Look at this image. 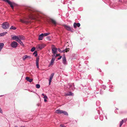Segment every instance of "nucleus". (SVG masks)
I'll return each mask as SVG.
<instances>
[{
  "instance_id": "nucleus-29",
  "label": "nucleus",
  "mask_w": 127,
  "mask_h": 127,
  "mask_svg": "<svg viewBox=\"0 0 127 127\" xmlns=\"http://www.w3.org/2000/svg\"><path fill=\"white\" fill-rule=\"evenodd\" d=\"M36 87L37 88H40V86L39 84H37L36 85Z\"/></svg>"
},
{
  "instance_id": "nucleus-45",
  "label": "nucleus",
  "mask_w": 127,
  "mask_h": 127,
  "mask_svg": "<svg viewBox=\"0 0 127 127\" xmlns=\"http://www.w3.org/2000/svg\"><path fill=\"white\" fill-rule=\"evenodd\" d=\"M71 85H70V87H71Z\"/></svg>"
},
{
  "instance_id": "nucleus-27",
  "label": "nucleus",
  "mask_w": 127,
  "mask_h": 127,
  "mask_svg": "<svg viewBox=\"0 0 127 127\" xmlns=\"http://www.w3.org/2000/svg\"><path fill=\"white\" fill-rule=\"evenodd\" d=\"M16 28H17L16 27L12 26L10 27V30H15L16 29Z\"/></svg>"
},
{
  "instance_id": "nucleus-10",
  "label": "nucleus",
  "mask_w": 127,
  "mask_h": 127,
  "mask_svg": "<svg viewBox=\"0 0 127 127\" xmlns=\"http://www.w3.org/2000/svg\"><path fill=\"white\" fill-rule=\"evenodd\" d=\"M39 58L38 57H37L36 60V64L37 66V68H39Z\"/></svg>"
},
{
  "instance_id": "nucleus-17",
  "label": "nucleus",
  "mask_w": 127,
  "mask_h": 127,
  "mask_svg": "<svg viewBox=\"0 0 127 127\" xmlns=\"http://www.w3.org/2000/svg\"><path fill=\"white\" fill-rule=\"evenodd\" d=\"M52 51L53 53L54 54H55L57 52V49L55 48H52Z\"/></svg>"
},
{
  "instance_id": "nucleus-32",
  "label": "nucleus",
  "mask_w": 127,
  "mask_h": 127,
  "mask_svg": "<svg viewBox=\"0 0 127 127\" xmlns=\"http://www.w3.org/2000/svg\"><path fill=\"white\" fill-rule=\"evenodd\" d=\"M43 98L44 99H47V97L46 95H45V96H44Z\"/></svg>"
},
{
  "instance_id": "nucleus-5",
  "label": "nucleus",
  "mask_w": 127,
  "mask_h": 127,
  "mask_svg": "<svg viewBox=\"0 0 127 127\" xmlns=\"http://www.w3.org/2000/svg\"><path fill=\"white\" fill-rule=\"evenodd\" d=\"M11 46L13 48H16L18 46V44L17 42L15 41H13L11 44Z\"/></svg>"
},
{
  "instance_id": "nucleus-12",
  "label": "nucleus",
  "mask_w": 127,
  "mask_h": 127,
  "mask_svg": "<svg viewBox=\"0 0 127 127\" xmlns=\"http://www.w3.org/2000/svg\"><path fill=\"white\" fill-rule=\"evenodd\" d=\"M69 49L66 48V49H65L64 50L62 51L60 49H58V51L60 53H62V52H67V51H69Z\"/></svg>"
},
{
  "instance_id": "nucleus-19",
  "label": "nucleus",
  "mask_w": 127,
  "mask_h": 127,
  "mask_svg": "<svg viewBox=\"0 0 127 127\" xmlns=\"http://www.w3.org/2000/svg\"><path fill=\"white\" fill-rule=\"evenodd\" d=\"M55 58H52L51 61L50 63L49 64V65H52L53 64L55 61Z\"/></svg>"
},
{
  "instance_id": "nucleus-31",
  "label": "nucleus",
  "mask_w": 127,
  "mask_h": 127,
  "mask_svg": "<svg viewBox=\"0 0 127 127\" xmlns=\"http://www.w3.org/2000/svg\"><path fill=\"white\" fill-rule=\"evenodd\" d=\"M35 47H33L31 49V51L32 52H33L35 50Z\"/></svg>"
},
{
  "instance_id": "nucleus-6",
  "label": "nucleus",
  "mask_w": 127,
  "mask_h": 127,
  "mask_svg": "<svg viewBox=\"0 0 127 127\" xmlns=\"http://www.w3.org/2000/svg\"><path fill=\"white\" fill-rule=\"evenodd\" d=\"M45 45L44 44H38L37 46V48H39L40 49H42L44 48L45 46Z\"/></svg>"
},
{
  "instance_id": "nucleus-39",
  "label": "nucleus",
  "mask_w": 127,
  "mask_h": 127,
  "mask_svg": "<svg viewBox=\"0 0 127 127\" xmlns=\"http://www.w3.org/2000/svg\"><path fill=\"white\" fill-rule=\"evenodd\" d=\"M42 95L43 96H45L46 95L44 94H42Z\"/></svg>"
},
{
  "instance_id": "nucleus-23",
  "label": "nucleus",
  "mask_w": 127,
  "mask_h": 127,
  "mask_svg": "<svg viewBox=\"0 0 127 127\" xmlns=\"http://www.w3.org/2000/svg\"><path fill=\"white\" fill-rule=\"evenodd\" d=\"M18 40H16V41H17V42H18L19 43V44L22 46H24V44L23 43V42L21 41V40H19V39Z\"/></svg>"
},
{
  "instance_id": "nucleus-7",
  "label": "nucleus",
  "mask_w": 127,
  "mask_h": 127,
  "mask_svg": "<svg viewBox=\"0 0 127 127\" xmlns=\"http://www.w3.org/2000/svg\"><path fill=\"white\" fill-rule=\"evenodd\" d=\"M62 63L64 65H66L67 64L66 58L65 56L62 58Z\"/></svg>"
},
{
  "instance_id": "nucleus-46",
  "label": "nucleus",
  "mask_w": 127,
  "mask_h": 127,
  "mask_svg": "<svg viewBox=\"0 0 127 127\" xmlns=\"http://www.w3.org/2000/svg\"><path fill=\"white\" fill-rule=\"evenodd\" d=\"M97 102H96V103H97Z\"/></svg>"
},
{
  "instance_id": "nucleus-9",
  "label": "nucleus",
  "mask_w": 127,
  "mask_h": 127,
  "mask_svg": "<svg viewBox=\"0 0 127 127\" xmlns=\"http://www.w3.org/2000/svg\"><path fill=\"white\" fill-rule=\"evenodd\" d=\"M31 58L30 56H28L27 55H25L23 57L22 59L23 61H25L26 59H30Z\"/></svg>"
},
{
  "instance_id": "nucleus-3",
  "label": "nucleus",
  "mask_w": 127,
  "mask_h": 127,
  "mask_svg": "<svg viewBox=\"0 0 127 127\" xmlns=\"http://www.w3.org/2000/svg\"><path fill=\"white\" fill-rule=\"evenodd\" d=\"M9 24L7 22H4L1 24L2 28L4 29L9 28Z\"/></svg>"
},
{
  "instance_id": "nucleus-24",
  "label": "nucleus",
  "mask_w": 127,
  "mask_h": 127,
  "mask_svg": "<svg viewBox=\"0 0 127 127\" xmlns=\"http://www.w3.org/2000/svg\"><path fill=\"white\" fill-rule=\"evenodd\" d=\"M7 33V32H5L0 33V36H1L5 35Z\"/></svg>"
},
{
  "instance_id": "nucleus-43",
  "label": "nucleus",
  "mask_w": 127,
  "mask_h": 127,
  "mask_svg": "<svg viewBox=\"0 0 127 127\" xmlns=\"http://www.w3.org/2000/svg\"><path fill=\"white\" fill-rule=\"evenodd\" d=\"M3 96V95H1V96Z\"/></svg>"
},
{
  "instance_id": "nucleus-13",
  "label": "nucleus",
  "mask_w": 127,
  "mask_h": 127,
  "mask_svg": "<svg viewBox=\"0 0 127 127\" xmlns=\"http://www.w3.org/2000/svg\"><path fill=\"white\" fill-rule=\"evenodd\" d=\"M35 19V16L32 15H29L28 18H27V19Z\"/></svg>"
},
{
  "instance_id": "nucleus-37",
  "label": "nucleus",
  "mask_w": 127,
  "mask_h": 127,
  "mask_svg": "<svg viewBox=\"0 0 127 127\" xmlns=\"http://www.w3.org/2000/svg\"><path fill=\"white\" fill-rule=\"evenodd\" d=\"M0 113H2V111L0 107Z\"/></svg>"
},
{
  "instance_id": "nucleus-25",
  "label": "nucleus",
  "mask_w": 127,
  "mask_h": 127,
  "mask_svg": "<svg viewBox=\"0 0 127 127\" xmlns=\"http://www.w3.org/2000/svg\"><path fill=\"white\" fill-rule=\"evenodd\" d=\"M20 21L21 22L23 23H26L28 22V21L24 20H23L22 19H20Z\"/></svg>"
},
{
  "instance_id": "nucleus-40",
  "label": "nucleus",
  "mask_w": 127,
  "mask_h": 127,
  "mask_svg": "<svg viewBox=\"0 0 127 127\" xmlns=\"http://www.w3.org/2000/svg\"><path fill=\"white\" fill-rule=\"evenodd\" d=\"M105 117L106 119H107V117H106V116H105Z\"/></svg>"
},
{
  "instance_id": "nucleus-33",
  "label": "nucleus",
  "mask_w": 127,
  "mask_h": 127,
  "mask_svg": "<svg viewBox=\"0 0 127 127\" xmlns=\"http://www.w3.org/2000/svg\"><path fill=\"white\" fill-rule=\"evenodd\" d=\"M60 126H61V127H66L63 124L60 125Z\"/></svg>"
},
{
  "instance_id": "nucleus-34",
  "label": "nucleus",
  "mask_w": 127,
  "mask_h": 127,
  "mask_svg": "<svg viewBox=\"0 0 127 127\" xmlns=\"http://www.w3.org/2000/svg\"><path fill=\"white\" fill-rule=\"evenodd\" d=\"M102 87L104 89H105V88H106V86H105L104 85H102Z\"/></svg>"
},
{
  "instance_id": "nucleus-30",
  "label": "nucleus",
  "mask_w": 127,
  "mask_h": 127,
  "mask_svg": "<svg viewBox=\"0 0 127 127\" xmlns=\"http://www.w3.org/2000/svg\"><path fill=\"white\" fill-rule=\"evenodd\" d=\"M50 34V33H46L43 34V36H46Z\"/></svg>"
},
{
  "instance_id": "nucleus-20",
  "label": "nucleus",
  "mask_w": 127,
  "mask_h": 127,
  "mask_svg": "<svg viewBox=\"0 0 127 127\" xmlns=\"http://www.w3.org/2000/svg\"><path fill=\"white\" fill-rule=\"evenodd\" d=\"M26 79L27 81L29 82H31L33 80V79H30L28 77H26Z\"/></svg>"
},
{
  "instance_id": "nucleus-8",
  "label": "nucleus",
  "mask_w": 127,
  "mask_h": 127,
  "mask_svg": "<svg viewBox=\"0 0 127 127\" xmlns=\"http://www.w3.org/2000/svg\"><path fill=\"white\" fill-rule=\"evenodd\" d=\"M54 75V73H52L50 75L49 79V85H50L51 84V82L52 79Z\"/></svg>"
},
{
  "instance_id": "nucleus-15",
  "label": "nucleus",
  "mask_w": 127,
  "mask_h": 127,
  "mask_svg": "<svg viewBox=\"0 0 127 127\" xmlns=\"http://www.w3.org/2000/svg\"><path fill=\"white\" fill-rule=\"evenodd\" d=\"M126 121L127 119H125L122 120V121L120 122V127H121L123 125V123L124 122H125Z\"/></svg>"
},
{
  "instance_id": "nucleus-16",
  "label": "nucleus",
  "mask_w": 127,
  "mask_h": 127,
  "mask_svg": "<svg viewBox=\"0 0 127 127\" xmlns=\"http://www.w3.org/2000/svg\"><path fill=\"white\" fill-rule=\"evenodd\" d=\"M43 33H41L40 35L39 36L38 39L39 40H42L43 38Z\"/></svg>"
},
{
  "instance_id": "nucleus-35",
  "label": "nucleus",
  "mask_w": 127,
  "mask_h": 127,
  "mask_svg": "<svg viewBox=\"0 0 127 127\" xmlns=\"http://www.w3.org/2000/svg\"><path fill=\"white\" fill-rule=\"evenodd\" d=\"M60 56V57H59V58H58V60H60V59L61 58H62V56Z\"/></svg>"
},
{
  "instance_id": "nucleus-2",
  "label": "nucleus",
  "mask_w": 127,
  "mask_h": 127,
  "mask_svg": "<svg viewBox=\"0 0 127 127\" xmlns=\"http://www.w3.org/2000/svg\"><path fill=\"white\" fill-rule=\"evenodd\" d=\"M4 1L7 2L12 8L17 6L18 4L14 2L10 1L9 0H3Z\"/></svg>"
},
{
  "instance_id": "nucleus-28",
  "label": "nucleus",
  "mask_w": 127,
  "mask_h": 127,
  "mask_svg": "<svg viewBox=\"0 0 127 127\" xmlns=\"http://www.w3.org/2000/svg\"><path fill=\"white\" fill-rule=\"evenodd\" d=\"M33 54L34 55L35 57H36L37 55V52L36 51H35L33 53Z\"/></svg>"
},
{
  "instance_id": "nucleus-47",
  "label": "nucleus",
  "mask_w": 127,
  "mask_h": 127,
  "mask_svg": "<svg viewBox=\"0 0 127 127\" xmlns=\"http://www.w3.org/2000/svg\"><path fill=\"white\" fill-rule=\"evenodd\" d=\"M100 120H101L100 118Z\"/></svg>"
},
{
  "instance_id": "nucleus-21",
  "label": "nucleus",
  "mask_w": 127,
  "mask_h": 127,
  "mask_svg": "<svg viewBox=\"0 0 127 127\" xmlns=\"http://www.w3.org/2000/svg\"><path fill=\"white\" fill-rule=\"evenodd\" d=\"M4 46V44L3 43H0V51H1Z\"/></svg>"
},
{
  "instance_id": "nucleus-42",
  "label": "nucleus",
  "mask_w": 127,
  "mask_h": 127,
  "mask_svg": "<svg viewBox=\"0 0 127 127\" xmlns=\"http://www.w3.org/2000/svg\"><path fill=\"white\" fill-rule=\"evenodd\" d=\"M14 127H18L17 126H15Z\"/></svg>"
},
{
  "instance_id": "nucleus-26",
  "label": "nucleus",
  "mask_w": 127,
  "mask_h": 127,
  "mask_svg": "<svg viewBox=\"0 0 127 127\" xmlns=\"http://www.w3.org/2000/svg\"><path fill=\"white\" fill-rule=\"evenodd\" d=\"M62 113H63L64 115L66 116H67L68 115L67 113L66 112L63 110Z\"/></svg>"
},
{
  "instance_id": "nucleus-41",
  "label": "nucleus",
  "mask_w": 127,
  "mask_h": 127,
  "mask_svg": "<svg viewBox=\"0 0 127 127\" xmlns=\"http://www.w3.org/2000/svg\"><path fill=\"white\" fill-rule=\"evenodd\" d=\"M20 127H26L25 126H21Z\"/></svg>"
},
{
  "instance_id": "nucleus-1",
  "label": "nucleus",
  "mask_w": 127,
  "mask_h": 127,
  "mask_svg": "<svg viewBox=\"0 0 127 127\" xmlns=\"http://www.w3.org/2000/svg\"><path fill=\"white\" fill-rule=\"evenodd\" d=\"M12 39L13 40H18L19 39L21 40H24L25 39V37L22 35H19L16 36L13 35H11Z\"/></svg>"
},
{
  "instance_id": "nucleus-4",
  "label": "nucleus",
  "mask_w": 127,
  "mask_h": 127,
  "mask_svg": "<svg viewBox=\"0 0 127 127\" xmlns=\"http://www.w3.org/2000/svg\"><path fill=\"white\" fill-rule=\"evenodd\" d=\"M63 26L65 28L67 31L72 32H73L72 28L70 26L66 25H64Z\"/></svg>"
},
{
  "instance_id": "nucleus-11",
  "label": "nucleus",
  "mask_w": 127,
  "mask_h": 127,
  "mask_svg": "<svg viewBox=\"0 0 127 127\" xmlns=\"http://www.w3.org/2000/svg\"><path fill=\"white\" fill-rule=\"evenodd\" d=\"M80 24L79 23H74L73 24V27L74 28H76V27H79L80 26Z\"/></svg>"
},
{
  "instance_id": "nucleus-38",
  "label": "nucleus",
  "mask_w": 127,
  "mask_h": 127,
  "mask_svg": "<svg viewBox=\"0 0 127 127\" xmlns=\"http://www.w3.org/2000/svg\"><path fill=\"white\" fill-rule=\"evenodd\" d=\"M44 101L45 102H46L47 101V100L46 99H44Z\"/></svg>"
},
{
  "instance_id": "nucleus-36",
  "label": "nucleus",
  "mask_w": 127,
  "mask_h": 127,
  "mask_svg": "<svg viewBox=\"0 0 127 127\" xmlns=\"http://www.w3.org/2000/svg\"><path fill=\"white\" fill-rule=\"evenodd\" d=\"M60 56V54H57L56 55H55V57H56L58 56Z\"/></svg>"
},
{
  "instance_id": "nucleus-22",
  "label": "nucleus",
  "mask_w": 127,
  "mask_h": 127,
  "mask_svg": "<svg viewBox=\"0 0 127 127\" xmlns=\"http://www.w3.org/2000/svg\"><path fill=\"white\" fill-rule=\"evenodd\" d=\"M63 112L62 110H57L55 111V112L57 114H61Z\"/></svg>"
},
{
  "instance_id": "nucleus-18",
  "label": "nucleus",
  "mask_w": 127,
  "mask_h": 127,
  "mask_svg": "<svg viewBox=\"0 0 127 127\" xmlns=\"http://www.w3.org/2000/svg\"><path fill=\"white\" fill-rule=\"evenodd\" d=\"M50 20L51 22H52L55 26H56L57 24L56 21L52 19H51Z\"/></svg>"
},
{
  "instance_id": "nucleus-14",
  "label": "nucleus",
  "mask_w": 127,
  "mask_h": 127,
  "mask_svg": "<svg viewBox=\"0 0 127 127\" xmlns=\"http://www.w3.org/2000/svg\"><path fill=\"white\" fill-rule=\"evenodd\" d=\"M73 94L71 92H69L68 93H66L65 95L66 96H73Z\"/></svg>"
},
{
  "instance_id": "nucleus-44",
  "label": "nucleus",
  "mask_w": 127,
  "mask_h": 127,
  "mask_svg": "<svg viewBox=\"0 0 127 127\" xmlns=\"http://www.w3.org/2000/svg\"><path fill=\"white\" fill-rule=\"evenodd\" d=\"M100 94H102L101 93V92H100Z\"/></svg>"
}]
</instances>
